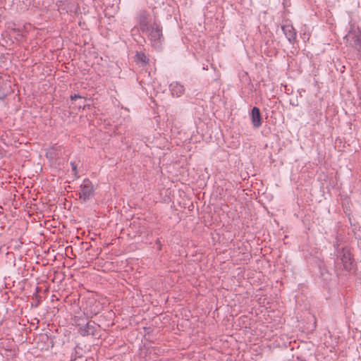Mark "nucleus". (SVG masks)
I'll use <instances>...</instances> for the list:
<instances>
[{"instance_id":"1","label":"nucleus","mask_w":361,"mask_h":361,"mask_svg":"<svg viewBox=\"0 0 361 361\" xmlns=\"http://www.w3.org/2000/svg\"><path fill=\"white\" fill-rule=\"evenodd\" d=\"M94 192V187L89 179H85L80 185L79 197L80 199L86 200L89 199Z\"/></svg>"},{"instance_id":"2","label":"nucleus","mask_w":361,"mask_h":361,"mask_svg":"<svg viewBox=\"0 0 361 361\" xmlns=\"http://www.w3.org/2000/svg\"><path fill=\"white\" fill-rule=\"evenodd\" d=\"M149 37L153 46L159 45L162 37L161 30L158 27H152L149 33Z\"/></svg>"},{"instance_id":"3","label":"nucleus","mask_w":361,"mask_h":361,"mask_svg":"<svg viewBox=\"0 0 361 361\" xmlns=\"http://www.w3.org/2000/svg\"><path fill=\"white\" fill-rule=\"evenodd\" d=\"M281 29L288 40L293 43L296 39V32L293 26L290 24H285L282 25Z\"/></svg>"},{"instance_id":"4","label":"nucleus","mask_w":361,"mask_h":361,"mask_svg":"<svg viewBox=\"0 0 361 361\" xmlns=\"http://www.w3.org/2000/svg\"><path fill=\"white\" fill-rule=\"evenodd\" d=\"M341 259L342 261L344 268L346 270L351 269L353 259V257L351 256V254H350L349 250L343 249L342 250V255L341 256Z\"/></svg>"},{"instance_id":"5","label":"nucleus","mask_w":361,"mask_h":361,"mask_svg":"<svg viewBox=\"0 0 361 361\" xmlns=\"http://www.w3.org/2000/svg\"><path fill=\"white\" fill-rule=\"evenodd\" d=\"M251 120L253 128H258L262 125V116L259 109L253 107L251 111Z\"/></svg>"},{"instance_id":"6","label":"nucleus","mask_w":361,"mask_h":361,"mask_svg":"<svg viewBox=\"0 0 361 361\" xmlns=\"http://www.w3.org/2000/svg\"><path fill=\"white\" fill-rule=\"evenodd\" d=\"M170 89L173 96L180 97L185 91L184 87L177 82H173L170 85Z\"/></svg>"},{"instance_id":"7","label":"nucleus","mask_w":361,"mask_h":361,"mask_svg":"<svg viewBox=\"0 0 361 361\" xmlns=\"http://www.w3.org/2000/svg\"><path fill=\"white\" fill-rule=\"evenodd\" d=\"M345 38L350 44H351L352 41H353L355 44H360L361 43V34L357 35L355 32H350L345 36Z\"/></svg>"},{"instance_id":"8","label":"nucleus","mask_w":361,"mask_h":361,"mask_svg":"<svg viewBox=\"0 0 361 361\" xmlns=\"http://www.w3.org/2000/svg\"><path fill=\"white\" fill-rule=\"evenodd\" d=\"M137 61H142L144 63H147V57L143 53H137L135 56Z\"/></svg>"},{"instance_id":"9","label":"nucleus","mask_w":361,"mask_h":361,"mask_svg":"<svg viewBox=\"0 0 361 361\" xmlns=\"http://www.w3.org/2000/svg\"><path fill=\"white\" fill-rule=\"evenodd\" d=\"M54 281H56V282L62 283L63 281H65V276L61 273H56L55 276H54Z\"/></svg>"},{"instance_id":"10","label":"nucleus","mask_w":361,"mask_h":361,"mask_svg":"<svg viewBox=\"0 0 361 361\" xmlns=\"http://www.w3.org/2000/svg\"><path fill=\"white\" fill-rule=\"evenodd\" d=\"M72 172L75 176V178H78V164L75 163H71Z\"/></svg>"},{"instance_id":"11","label":"nucleus","mask_w":361,"mask_h":361,"mask_svg":"<svg viewBox=\"0 0 361 361\" xmlns=\"http://www.w3.org/2000/svg\"><path fill=\"white\" fill-rule=\"evenodd\" d=\"M32 0H25V1H23V3L25 4V6H20L21 10H26L30 6Z\"/></svg>"},{"instance_id":"12","label":"nucleus","mask_w":361,"mask_h":361,"mask_svg":"<svg viewBox=\"0 0 361 361\" xmlns=\"http://www.w3.org/2000/svg\"><path fill=\"white\" fill-rule=\"evenodd\" d=\"M76 97H77V96L71 97V99H72V100H73V99H75Z\"/></svg>"}]
</instances>
